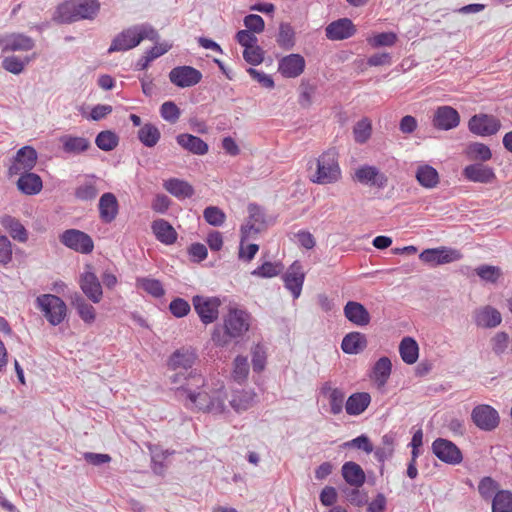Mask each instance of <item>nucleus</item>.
I'll list each match as a JSON object with an SVG mask.
<instances>
[{"label":"nucleus","instance_id":"nucleus-28","mask_svg":"<svg viewBox=\"0 0 512 512\" xmlns=\"http://www.w3.org/2000/svg\"><path fill=\"white\" fill-rule=\"evenodd\" d=\"M98 209L100 219L105 223H111L115 220L119 210L116 196L111 192L102 194L99 199Z\"/></svg>","mask_w":512,"mask_h":512},{"label":"nucleus","instance_id":"nucleus-23","mask_svg":"<svg viewBox=\"0 0 512 512\" xmlns=\"http://www.w3.org/2000/svg\"><path fill=\"white\" fill-rule=\"evenodd\" d=\"M197 359L195 351L191 348L182 347L172 353L168 360V368L170 370H183L189 372Z\"/></svg>","mask_w":512,"mask_h":512},{"label":"nucleus","instance_id":"nucleus-57","mask_svg":"<svg viewBox=\"0 0 512 512\" xmlns=\"http://www.w3.org/2000/svg\"><path fill=\"white\" fill-rule=\"evenodd\" d=\"M498 489V483L491 477H484L480 480L478 491L481 497L485 500L492 499Z\"/></svg>","mask_w":512,"mask_h":512},{"label":"nucleus","instance_id":"nucleus-9","mask_svg":"<svg viewBox=\"0 0 512 512\" xmlns=\"http://www.w3.org/2000/svg\"><path fill=\"white\" fill-rule=\"evenodd\" d=\"M192 304L203 324L208 325L217 320L221 305L219 298L195 295Z\"/></svg>","mask_w":512,"mask_h":512},{"label":"nucleus","instance_id":"nucleus-15","mask_svg":"<svg viewBox=\"0 0 512 512\" xmlns=\"http://www.w3.org/2000/svg\"><path fill=\"white\" fill-rule=\"evenodd\" d=\"M36 162V150L31 146H24L17 151L13 162L8 169V173L10 176H13L24 172H30L36 165Z\"/></svg>","mask_w":512,"mask_h":512},{"label":"nucleus","instance_id":"nucleus-8","mask_svg":"<svg viewBox=\"0 0 512 512\" xmlns=\"http://www.w3.org/2000/svg\"><path fill=\"white\" fill-rule=\"evenodd\" d=\"M468 129L472 134L488 137L495 135L501 129V122L494 115L479 113L469 119Z\"/></svg>","mask_w":512,"mask_h":512},{"label":"nucleus","instance_id":"nucleus-16","mask_svg":"<svg viewBox=\"0 0 512 512\" xmlns=\"http://www.w3.org/2000/svg\"><path fill=\"white\" fill-rule=\"evenodd\" d=\"M473 423L481 430L491 431L499 424V414L490 405L480 404L471 413Z\"/></svg>","mask_w":512,"mask_h":512},{"label":"nucleus","instance_id":"nucleus-63","mask_svg":"<svg viewBox=\"0 0 512 512\" xmlns=\"http://www.w3.org/2000/svg\"><path fill=\"white\" fill-rule=\"evenodd\" d=\"M12 242L8 236L0 235V265H7L12 260Z\"/></svg>","mask_w":512,"mask_h":512},{"label":"nucleus","instance_id":"nucleus-30","mask_svg":"<svg viewBox=\"0 0 512 512\" xmlns=\"http://www.w3.org/2000/svg\"><path fill=\"white\" fill-rule=\"evenodd\" d=\"M392 372L391 360L383 356L379 358L372 367L369 377L379 389L383 388Z\"/></svg>","mask_w":512,"mask_h":512},{"label":"nucleus","instance_id":"nucleus-40","mask_svg":"<svg viewBox=\"0 0 512 512\" xmlns=\"http://www.w3.org/2000/svg\"><path fill=\"white\" fill-rule=\"evenodd\" d=\"M164 188L179 199L190 198L194 194V188L184 180L171 178L164 182Z\"/></svg>","mask_w":512,"mask_h":512},{"label":"nucleus","instance_id":"nucleus-5","mask_svg":"<svg viewBox=\"0 0 512 512\" xmlns=\"http://www.w3.org/2000/svg\"><path fill=\"white\" fill-rule=\"evenodd\" d=\"M310 179L320 185L333 184L341 179L338 155L334 149H329L318 157L316 171Z\"/></svg>","mask_w":512,"mask_h":512},{"label":"nucleus","instance_id":"nucleus-20","mask_svg":"<svg viewBox=\"0 0 512 512\" xmlns=\"http://www.w3.org/2000/svg\"><path fill=\"white\" fill-rule=\"evenodd\" d=\"M282 279L285 288L291 292L294 299H297L301 295L305 280V274L302 270V265L300 262H293L286 273L283 275Z\"/></svg>","mask_w":512,"mask_h":512},{"label":"nucleus","instance_id":"nucleus-21","mask_svg":"<svg viewBox=\"0 0 512 512\" xmlns=\"http://www.w3.org/2000/svg\"><path fill=\"white\" fill-rule=\"evenodd\" d=\"M0 225L5 232L16 242L26 243L29 239V231L21 220L10 214L0 216Z\"/></svg>","mask_w":512,"mask_h":512},{"label":"nucleus","instance_id":"nucleus-29","mask_svg":"<svg viewBox=\"0 0 512 512\" xmlns=\"http://www.w3.org/2000/svg\"><path fill=\"white\" fill-rule=\"evenodd\" d=\"M100 179L95 175H88L85 177L75 189L74 195L81 201H91L95 199L99 192Z\"/></svg>","mask_w":512,"mask_h":512},{"label":"nucleus","instance_id":"nucleus-27","mask_svg":"<svg viewBox=\"0 0 512 512\" xmlns=\"http://www.w3.org/2000/svg\"><path fill=\"white\" fill-rule=\"evenodd\" d=\"M343 312L348 321L359 327L367 326L371 321L368 310L356 301H348Z\"/></svg>","mask_w":512,"mask_h":512},{"label":"nucleus","instance_id":"nucleus-22","mask_svg":"<svg viewBox=\"0 0 512 512\" xmlns=\"http://www.w3.org/2000/svg\"><path fill=\"white\" fill-rule=\"evenodd\" d=\"M356 33V27L349 18H340L332 21L325 28V35L331 41H340L352 37Z\"/></svg>","mask_w":512,"mask_h":512},{"label":"nucleus","instance_id":"nucleus-4","mask_svg":"<svg viewBox=\"0 0 512 512\" xmlns=\"http://www.w3.org/2000/svg\"><path fill=\"white\" fill-rule=\"evenodd\" d=\"M157 41L159 34L149 23L130 26L118 33L112 40L108 53L124 52L137 47L143 40Z\"/></svg>","mask_w":512,"mask_h":512},{"label":"nucleus","instance_id":"nucleus-48","mask_svg":"<svg viewBox=\"0 0 512 512\" xmlns=\"http://www.w3.org/2000/svg\"><path fill=\"white\" fill-rule=\"evenodd\" d=\"M277 43L281 48L291 49L295 44V32L289 23H281L277 35Z\"/></svg>","mask_w":512,"mask_h":512},{"label":"nucleus","instance_id":"nucleus-31","mask_svg":"<svg viewBox=\"0 0 512 512\" xmlns=\"http://www.w3.org/2000/svg\"><path fill=\"white\" fill-rule=\"evenodd\" d=\"M63 152L70 155H79L91 147L89 139L82 136L66 134L60 137Z\"/></svg>","mask_w":512,"mask_h":512},{"label":"nucleus","instance_id":"nucleus-32","mask_svg":"<svg viewBox=\"0 0 512 512\" xmlns=\"http://www.w3.org/2000/svg\"><path fill=\"white\" fill-rule=\"evenodd\" d=\"M367 338L361 332H350L344 336L341 343V349L344 353L356 355L364 351L367 347Z\"/></svg>","mask_w":512,"mask_h":512},{"label":"nucleus","instance_id":"nucleus-11","mask_svg":"<svg viewBox=\"0 0 512 512\" xmlns=\"http://www.w3.org/2000/svg\"><path fill=\"white\" fill-rule=\"evenodd\" d=\"M248 219L241 226L242 241L253 238L266 228V216L264 210L257 204H249Z\"/></svg>","mask_w":512,"mask_h":512},{"label":"nucleus","instance_id":"nucleus-43","mask_svg":"<svg viewBox=\"0 0 512 512\" xmlns=\"http://www.w3.org/2000/svg\"><path fill=\"white\" fill-rule=\"evenodd\" d=\"M465 155L471 161L484 163L492 158V151L484 143L471 142L465 148Z\"/></svg>","mask_w":512,"mask_h":512},{"label":"nucleus","instance_id":"nucleus-18","mask_svg":"<svg viewBox=\"0 0 512 512\" xmlns=\"http://www.w3.org/2000/svg\"><path fill=\"white\" fill-rule=\"evenodd\" d=\"M462 175L465 179L474 183L491 184L496 180V174L492 167L481 162L467 165Z\"/></svg>","mask_w":512,"mask_h":512},{"label":"nucleus","instance_id":"nucleus-61","mask_svg":"<svg viewBox=\"0 0 512 512\" xmlns=\"http://www.w3.org/2000/svg\"><path fill=\"white\" fill-rule=\"evenodd\" d=\"M279 273V265L272 262H265L251 272L253 276L262 278H271L277 276Z\"/></svg>","mask_w":512,"mask_h":512},{"label":"nucleus","instance_id":"nucleus-45","mask_svg":"<svg viewBox=\"0 0 512 512\" xmlns=\"http://www.w3.org/2000/svg\"><path fill=\"white\" fill-rule=\"evenodd\" d=\"M395 437L392 433L382 436L381 444L374 448V456L378 462L384 463L391 458L394 453Z\"/></svg>","mask_w":512,"mask_h":512},{"label":"nucleus","instance_id":"nucleus-1","mask_svg":"<svg viewBox=\"0 0 512 512\" xmlns=\"http://www.w3.org/2000/svg\"><path fill=\"white\" fill-rule=\"evenodd\" d=\"M175 385L176 398L188 409L221 414L227 398L224 383L220 380L209 383L196 370L180 371L170 377Z\"/></svg>","mask_w":512,"mask_h":512},{"label":"nucleus","instance_id":"nucleus-24","mask_svg":"<svg viewBox=\"0 0 512 512\" xmlns=\"http://www.w3.org/2000/svg\"><path fill=\"white\" fill-rule=\"evenodd\" d=\"M355 179L364 185H370L377 188H384L387 185L388 178L374 166L364 165L355 171Z\"/></svg>","mask_w":512,"mask_h":512},{"label":"nucleus","instance_id":"nucleus-58","mask_svg":"<svg viewBox=\"0 0 512 512\" xmlns=\"http://www.w3.org/2000/svg\"><path fill=\"white\" fill-rule=\"evenodd\" d=\"M508 345H509V335L506 332H497L491 338L492 351L497 356L503 355L507 351Z\"/></svg>","mask_w":512,"mask_h":512},{"label":"nucleus","instance_id":"nucleus-60","mask_svg":"<svg viewBox=\"0 0 512 512\" xmlns=\"http://www.w3.org/2000/svg\"><path fill=\"white\" fill-rule=\"evenodd\" d=\"M171 314L177 318L186 316L190 310V304L183 298H175L169 304Z\"/></svg>","mask_w":512,"mask_h":512},{"label":"nucleus","instance_id":"nucleus-37","mask_svg":"<svg viewBox=\"0 0 512 512\" xmlns=\"http://www.w3.org/2000/svg\"><path fill=\"white\" fill-rule=\"evenodd\" d=\"M71 305L75 308L78 316L84 323L92 324L95 321V308L89 304L81 294L76 292L71 296Z\"/></svg>","mask_w":512,"mask_h":512},{"label":"nucleus","instance_id":"nucleus-59","mask_svg":"<svg viewBox=\"0 0 512 512\" xmlns=\"http://www.w3.org/2000/svg\"><path fill=\"white\" fill-rule=\"evenodd\" d=\"M355 141L364 143L371 135V124L367 119H362L354 127L353 130Z\"/></svg>","mask_w":512,"mask_h":512},{"label":"nucleus","instance_id":"nucleus-64","mask_svg":"<svg viewBox=\"0 0 512 512\" xmlns=\"http://www.w3.org/2000/svg\"><path fill=\"white\" fill-rule=\"evenodd\" d=\"M244 25L247 28L246 30L253 33H261L265 28L263 18L257 14H249L245 16Z\"/></svg>","mask_w":512,"mask_h":512},{"label":"nucleus","instance_id":"nucleus-62","mask_svg":"<svg viewBox=\"0 0 512 512\" xmlns=\"http://www.w3.org/2000/svg\"><path fill=\"white\" fill-rule=\"evenodd\" d=\"M266 364V352L261 344H257L252 349V366L255 372H261Z\"/></svg>","mask_w":512,"mask_h":512},{"label":"nucleus","instance_id":"nucleus-49","mask_svg":"<svg viewBox=\"0 0 512 512\" xmlns=\"http://www.w3.org/2000/svg\"><path fill=\"white\" fill-rule=\"evenodd\" d=\"M137 284L141 287L145 292L152 295L155 298H160L165 294V290L163 288L162 283L157 279L152 278H139L137 279Z\"/></svg>","mask_w":512,"mask_h":512},{"label":"nucleus","instance_id":"nucleus-52","mask_svg":"<svg viewBox=\"0 0 512 512\" xmlns=\"http://www.w3.org/2000/svg\"><path fill=\"white\" fill-rule=\"evenodd\" d=\"M160 116L167 122L176 123L181 115V110L173 101H166L160 106Z\"/></svg>","mask_w":512,"mask_h":512},{"label":"nucleus","instance_id":"nucleus-6","mask_svg":"<svg viewBox=\"0 0 512 512\" xmlns=\"http://www.w3.org/2000/svg\"><path fill=\"white\" fill-rule=\"evenodd\" d=\"M36 306L52 326L61 324L67 316L66 303L59 296L53 294L38 296Z\"/></svg>","mask_w":512,"mask_h":512},{"label":"nucleus","instance_id":"nucleus-34","mask_svg":"<svg viewBox=\"0 0 512 512\" xmlns=\"http://www.w3.org/2000/svg\"><path fill=\"white\" fill-rule=\"evenodd\" d=\"M152 231L158 241L165 245H172L177 240V232L173 226L164 219L155 220L152 223Z\"/></svg>","mask_w":512,"mask_h":512},{"label":"nucleus","instance_id":"nucleus-46","mask_svg":"<svg viewBox=\"0 0 512 512\" xmlns=\"http://www.w3.org/2000/svg\"><path fill=\"white\" fill-rule=\"evenodd\" d=\"M492 512H512V492L499 490L492 498Z\"/></svg>","mask_w":512,"mask_h":512},{"label":"nucleus","instance_id":"nucleus-2","mask_svg":"<svg viewBox=\"0 0 512 512\" xmlns=\"http://www.w3.org/2000/svg\"><path fill=\"white\" fill-rule=\"evenodd\" d=\"M251 315L242 309L229 308L223 318V328L216 326L212 333L215 345L224 347L232 339L242 337L250 328Z\"/></svg>","mask_w":512,"mask_h":512},{"label":"nucleus","instance_id":"nucleus-56","mask_svg":"<svg viewBox=\"0 0 512 512\" xmlns=\"http://www.w3.org/2000/svg\"><path fill=\"white\" fill-rule=\"evenodd\" d=\"M345 393L340 388H335L331 391L328 397L330 412L333 415H338L343 410Z\"/></svg>","mask_w":512,"mask_h":512},{"label":"nucleus","instance_id":"nucleus-14","mask_svg":"<svg viewBox=\"0 0 512 512\" xmlns=\"http://www.w3.org/2000/svg\"><path fill=\"white\" fill-rule=\"evenodd\" d=\"M432 451L439 460L446 464L457 465L463 460L460 449L447 439L437 438L434 440Z\"/></svg>","mask_w":512,"mask_h":512},{"label":"nucleus","instance_id":"nucleus-35","mask_svg":"<svg viewBox=\"0 0 512 512\" xmlns=\"http://www.w3.org/2000/svg\"><path fill=\"white\" fill-rule=\"evenodd\" d=\"M17 188L25 195L38 194L42 187V179L39 175L32 172H24L19 174Z\"/></svg>","mask_w":512,"mask_h":512},{"label":"nucleus","instance_id":"nucleus-36","mask_svg":"<svg viewBox=\"0 0 512 512\" xmlns=\"http://www.w3.org/2000/svg\"><path fill=\"white\" fill-rule=\"evenodd\" d=\"M176 141L183 149L195 155H204L208 152V144L192 134H179L176 137Z\"/></svg>","mask_w":512,"mask_h":512},{"label":"nucleus","instance_id":"nucleus-12","mask_svg":"<svg viewBox=\"0 0 512 512\" xmlns=\"http://www.w3.org/2000/svg\"><path fill=\"white\" fill-rule=\"evenodd\" d=\"M79 286L83 294L93 303L102 300L103 290L97 275L92 271L91 265H86L79 278Z\"/></svg>","mask_w":512,"mask_h":512},{"label":"nucleus","instance_id":"nucleus-47","mask_svg":"<svg viewBox=\"0 0 512 512\" xmlns=\"http://www.w3.org/2000/svg\"><path fill=\"white\" fill-rule=\"evenodd\" d=\"M119 137L111 130H104L97 134L95 138L96 146L105 152L112 151L118 146Z\"/></svg>","mask_w":512,"mask_h":512},{"label":"nucleus","instance_id":"nucleus-53","mask_svg":"<svg viewBox=\"0 0 512 512\" xmlns=\"http://www.w3.org/2000/svg\"><path fill=\"white\" fill-rule=\"evenodd\" d=\"M205 221L215 227L221 226L226 219L225 213L216 206H208L203 211Z\"/></svg>","mask_w":512,"mask_h":512},{"label":"nucleus","instance_id":"nucleus-33","mask_svg":"<svg viewBox=\"0 0 512 512\" xmlns=\"http://www.w3.org/2000/svg\"><path fill=\"white\" fill-rule=\"evenodd\" d=\"M371 403V396L367 392L351 394L345 402L346 413L350 416L362 414Z\"/></svg>","mask_w":512,"mask_h":512},{"label":"nucleus","instance_id":"nucleus-17","mask_svg":"<svg viewBox=\"0 0 512 512\" xmlns=\"http://www.w3.org/2000/svg\"><path fill=\"white\" fill-rule=\"evenodd\" d=\"M2 53L28 52L35 47V41L24 33H9L0 35Z\"/></svg>","mask_w":512,"mask_h":512},{"label":"nucleus","instance_id":"nucleus-41","mask_svg":"<svg viewBox=\"0 0 512 512\" xmlns=\"http://www.w3.org/2000/svg\"><path fill=\"white\" fill-rule=\"evenodd\" d=\"M415 177L419 184L427 189H432L439 183L437 170L428 164L418 166Z\"/></svg>","mask_w":512,"mask_h":512},{"label":"nucleus","instance_id":"nucleus-38","mask_svg":"<svg viewBox=\"0 0 512 512\" xmlns=\"http://www.w3.org/2000/svg\"><path fill=\"white\" fill-rule=\"evenodd\" d=\"M342 476L348 484L354 487H360L365 482V473L363 469L359 464L352 461L343 464Z\"/></svg>","mask_w":512,"mask_h":512},{"label":"nucleus","instance_id":"nucleus-19","mask_svg":"<svg viewBox=\"0 0 512 512\" xmlns=\"http://www.w3.org/2000/svg\"><path fill=\"white\" fill-rule=\"evenodd\" d=\"M459 123L460 115L451 106H440L434 112L432 124L438 130L448 131L456 128Z\"/></svg>","mask_w":512,"mask_h":512},{"label":"nucleus","instance_id":"nucleus-39","mask_svg":"<svg viewBox=\"0 0 512 512\" xmlns=\"http://www.w3.org/2000/svg\"><path fill=\"white\" fill-rule=\"evenodd\" d=\"M255 398L256 394L251 390L235 391L230 400V405L237 413H242L253 407Z\"/></svg>","mask_w":512,"mask_h":512},{"label":"nucleus","instance_id":"nucleus-55","mask_svg":"<svg viewBox=\"0 0 512 512\" xmlns=\"http://www.w3.org/2000/svg\"><path fill=\"white\" fill-rule=\"evenodd\" d=\"M397 41V35L393 32H382L368 39V43L373 48L391 47Z\"/></svg>","mask_w":512,"mask_h":512},{"label":"nucleus","instance_id":"nucleus-44","mask_svg":"<svg viewBox=\"0 0 512 512\" xmlns=\"http://www.w3.org/2000/svg\"><path fill=\"white\" fill-rule=\"evenodd\" d=\"M399 353L406 364H414L419 356L417 342L411 337H404L399 345Z\"/></svg>","mask_w":512,"mask_h":512},{"label":"nucleus","instance_id":"nucleus-10","mask_svg":"<svg viewBox=\"0 0 512 512\" xmlns=\"http://www.w3.org/2000/svg\"><path fill=\"white\" fill-rule=\"evenodd\" d=\"M462 258V254L459 250L449 247H438L432 249L423 250L419 259L431 266H438L443 264L452 263Z\"/></svg>","mask_w":512,"mask_h":512},{"label":"nucleus","instance_id":"nucleus-54","mask_svg":"<svg viewBox=\"0 0 512 512\" xmlns=\"http://www.w3.org/2000/svg\"><path fill=\"white\" fill-rule=\"evenodd\" d=\"M249 374L247 357L237 356L234 360L233 378L238 383H243Z\"/></svg>","mask_w":512,"mask_h":512},{"label":"nucleus","instance_id":"nucleus-25","mask_svg":"<svg viewBox=\"0 0 512 512\" xmlns=\"http://www.w3.org/2000/svg\"><path fill=\"white\" fill-rule=\"evenodd\" d=\"M473 318L475 324L481 328H495L502 322L501 313L490 305L476 309Z\"/></svg>","mask_w":512,"mask_h":512},{"label":"nucleus","instance_id":"nucleus-51","mask_svg":"<svg viewBox=\"0 0 512 512\" xmlns=\"http://www.w3.org/2000/svg\"><path fill=\"white\" fill-rule=\"evenodd\" d=\"M29 61L30 59L28 57L21 59L14 55L7 56L2 61V67L12 74L19 75L24 71L25 66L29 63Z\"/></svg>","mask_w":512,"mask_h":512},{"label":"nucleus","instance_id":"nucleus-26","mask_svg":"<svg viewBox=\"0 0 512 512\" xmlns=\"http://www.w3.org/2000/svg\"><path fill=\"white\" fill-rule=\"evenodd\" d=\"M305 69V59L300 54H290L279 61V72L286 78H296Z\"/></svg>","mask_w":512,"mask_h":512},{"label":"nucleus","instance_id":"nucleus-7","mask_svg":"<svg viewBox=\"0 0 512 512\" xmlns=\"http://www.w3.org/2000/svg\"><path fill=\"white\" fill-rule=\"evenodd\" d=\"M60 242L69 249L81 254H89L94 249L92 238L78 229H67L59 236Z\"/></svg>","mask_w":512,"mask_h":512},{"label":"nucleus","instance_id":"nucleus-42","mask_svg":"<svg viewBox=\"0 0 512 512\" xmlns=\"http://www.w3.org/2000/svg\"><path fill=\"white\" fill-rule=\"evenodd\" d=\"M137 137L145 147L152 148L159 142L161 133L156 125L148 122L139 128Z\"/></svg>","mask_w":512,"mask_h":512},{"label":"nucleus","instance_id":"nucleus-50","mask_svg":"<svg viewBox=\"0 0 512 512\" xmlns=\"http://www.w3.org/2000/svg\"><path fill=\"white\" fill-rule=\"evenodd\" d=\"M475 273L481 280L495 284L502 276V271L498 266L483 264L475 268Z\"/></svg>","mask_w":512,"mask_h":512},{"label":"nucleus","instance_id":"nucleus-13","mask_svg":"<svg viewBox=\"0 0 512 512\" xmlns=\"http://www.w3.org/2000/svg\"><path fill=\"white\" fill-rule=\"evenodd\" d=\"M170 82L179 88H188L197 85L202 79V73L192 66H177L169 72Z\"/></svg>","mask_w":512,"mask_h":512},{"label":"nucleus","instance_id":"nucleus-3","mask_svg":"<svg viewBox=\"0 0 512 512\" xmlns=\"http://www.w3.org/2000/svg\"><path fill=\"white\" fill-rule=\"evenodd\" d=\"M98 0H70L59 4L54 12L53 21L69 24L79 20H94L100 12Z\"/></svg>","mask_w":512,"mask_h":512}]
</instances>
